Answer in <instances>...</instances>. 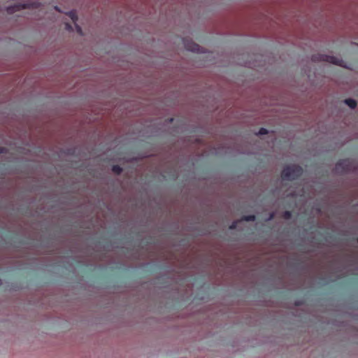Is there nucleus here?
Listing matches in <instances>:
<instances>
[{"label": "nucleus", "mask_w": 358, "mask_h": 358, "mask_svg": "<svg viewBox=\"0 0 358 358\" xmlns=\"http://www.w3.org/2000/svg\"><path fill=\"white\" fill-rule=\"evenodd\" d=\"M255 220H256V216L255 215H244L241 218V220H244V221H247V222H253Z\"/></svg>", "instance_id": "nucleus-7"}, {"label": "nucleus", "mask_w": 358, "mask_h": 358, "mask_svg": "<svg viewBox=\"0 0 358 358\" xmlns=\"http://www.w3.org/2000/svg\"><path fill=\"white\" fill-rule=\"evenodd\" d=\"M348 273H349V272H348V270H347L346 271H345V272L343 273V274ZM340 276H342V274H340Z\"/></svg>", "instance_id": "nucleus-19"}, {"label": "nucleus", "mask_w": 358, "mask_h": 358, "mask_svg": "<svg viewBox=\"0 0 358 358\" xmlns=\"http://www.w3.org/2000/svg\"><path fill=\"white\" fill-rule=\"evenodd\" d=\"M357 243H358V238H357Z\"/></svg>", "instance_id": "nucleus-24"}, {"label": "nucleus", "mask_w": 358, "mask_h": 358, "mask_svg": "<svg viewBox=\"0 0 358 358\" xmlns=\"http://www.w3.org/2000/svg\"><path fill=\"white\" fill-rule=\"evenodd\" d=\"M6 149L3 147H0V154L6 152Z\"/></svg>", "instance_id": "nucleus-16"}, {"label": "nucleus", "mask_w": 358, "mask_h": 358, "mask_svg": "<svg viewBox=\"0 0 358 358\" xmlns=\"http://www.w3.org/2000/svg\"><path fill=\"white\" fill-rule=\"evenodd\" d=\"M353 262L357 263V260H352Z\"/></svg>", "instance_id": "nucleus-21"}, {"label": "nucleus", "mask_w": 358, "mask_h": 358, "mask_svg": "<svg viewBox=\"0 0 358 358\" xmlns=\"http://www.w3.org/2000/svg\"><path fill=\"white\" fill-rule=\"evenodd\" d=\"M112 171L114 173L120 175L122 172V169L119 165H113Z\"/></svg>", "instance_id": "nucleus-9"}, {"label": "nucleus", "mask_w": 358, "mask_h": 358, "mask_svg": "<svg viewBox=\"0 0 358 358\" xmlns=\"http://www.w3.org/2000/svg\"><path fill=\"white\" fill-rule=\"evenodd\" d=\"M76 29L78 33H80V34H82V29L80 28V27L76 25Z\"/></svg>", "instance_id": "nucleus-17"}, {"label": "nucleus", "mask_w": 358, "mask_h": 358, "mask_svg": "<svg viewBox=\"0 0 358 358\" xmlns=\"http://www.w3.org/2000/svg\"><path fill=\"white\" fill-rule=\"evenodd\" d=\"M275 216V213H271L268 215V217H267L266 219V221H270Z\"/></svg>", "instance_id": "nucleus-15"}, {"label": "nucleus", "mask_w": 358, "mask_h": 358, "mask_svg": "<svg viewBox=\"0 0 358 358\" xmlns=\"http://www.w3.org/2000/svg\"><path fill=\"white\" fill-rule=\"evenodd\" d=\"M183 43H184L185 48L187 51H190L192 52H196V53H204L205 52L204 49L203 48H201L199 45H198L197 43H196L192 41L184 39Z\"/></svg>", "instance_id": "nucleus-4"}, {"label": "nucleus", "mask_w": 358, "mask_h": 358, "mask_svg": "<svg viewBox=\"0 0 358 358\" xmlns=\"http://www.w3.org/2000/svg\"><path fill=\"white\" fill-rule=\"evenodd\" d=\"M355 166L349 159L338 161L334 167V172L338 174H344L355 171Z\"/></svg>", "instance_id": "nucleus-2"}, {"label": "nucleus", "mask_w": 358, "mask_h": 358, "mask_svg": "<svg viewBox=\"0 0 358 358\" xmlns=\"http://www.w3.org/2000/svg\"><path fill=\"white\" fill-rule=\"evenodd\" d=\"M283 217L285 220H289L292 217V213L290 211H289V210H285L283 213Z\"/></svg>", "instance_id": "nucleus-11"}, {"label": "nucleus", "mask_w": 358, "mask_h": 358, "mask_svg": "<svg viewBox=\"0 0 358 358\" xmlns=\"http://www.w3.org/2000/svg\"><path fill=\"white\" fill-rule=\"evenodd\" d=\"M23 6H24V9L26 8H27V4L25 3H24Z\"/></svg>", "instance_id": "nucleus-20"}, {"label": "nucleus", "mask_w": 358, "mask_h": 358, "mask_svg": "<svg viewBox=\"0 0 358 358\" xmlns=\"http://www.w3.org/2000/svg\"><path fill=\"white\" fill-rule=\"evenodd\" d=\"M311 60L314 62H324L340 66H343V60L334 56L324 54H317L312 55Z\"/></svg>", "instance_id": "nucleus-3"}, {"label": "nucleus", "mask_w": 358, "mask_h": 358, "mask_svg": "<svg viewBox=\"0 0 358 358\" xmlns=\"http://www.w3.org/2000/svg\"><path fill=\"white\" fill-rule=\"evenodd\" d=\"M1 285V280L0 279V285Z\"/></svg>", "instance_id": "nucleus-23"}, {"label": "nucleus", "mask_w": 358, "mask_h": 358, "mask_svg": "<svg viewBox=\"0 0 358 358\" xmlns=\"http://www.w3.org/2000/svg\"><path fill=\"white\" fill-rule=\"evenodd\" d=\"M238 221H234L229 226V229H234L236 228Z\"/></svg>", "instance_id": "nucleus-13"}, {"label": "nucleus", "mask_w": 358, "mask_h": 358, "mask_svg": "<svg viewBox=\"0 0 358 358\" xmlns=\"http://www.w3.org/2000/svg\"><path fill=\"white\" fill-rule=\"evenodd\" d=\"M55 9L56 10L60 11V10H59V7L57 6H55Z\"/></svg>", "instance_id": "nucleus-18"}, {"label": "nucleus", "mask_w": 358, "mask_h": 358, "mask_svg": "<svg viewBox=\"0 0 358 358\" xmlns=\"http://www.w3.org/2000/svg\"><path fill=\"white\" fill-rule=\"evenodd\" d=\"M348 272H350V274L357 275L358 274V267H355L354 268H348Z\"/></svg>", "instance_id": "nucleus-10"}, {"label": "nucleus", "mask_w": 358, "mask_h": 358, "mask_svg": "<svg viewBox=\"0 0 358 358\" xmlns=\"http://www.w3.org/2000/svg\"><path fill=\"white\" fill-rule=\"evenodd\" d=\"M344 103L352 109L355 108L357 106V101L353 99H346L344 100Z\"/></svg>", "instance_id": "nucleus-5"}, {"label": "nucleus", "mask_w": 358, "mask_h": 358, "mask_svg": "<svg viewBox=\"0 0 358 358\" xmlns=\"http://www.w3.org/2000/svg\"><path fill=\"white\" fill-rule=\"evenodd\" d=\"M303 173V169L296 164L287 165L282 171L281 177L285 180H294Z\"/></svg>", "instance_id": "nucleus-1"}, {"label": "nucleus", "mask_w": 358, "mask_h": 358, "mask_svg": "<svg viewBox=\"0 0 358 358\" xmlns=\"http://www.w3.org/2000/svg\"><path fill=\"white\" fill-rule=\"evenodd\" d=\"M173 118H171V119L169 120V121H170V122H172V121H173Z\"/></svg>", "instance_id": "nucleus-22"}, {"label": "nucleus", "mask_w": 358, "mask_h": 358, "mask_svg": "<svg viewBox=\"0 0 358 358\" xmlns=\"http://www.w3.org/2000/svg\"><path fill=\"white\" fill-rule=\"evenodd\" d=\"M20 6H22V4L19 3L17 5L10 6L8 7L7 10L9 13H13L15 11L18 10Z\"/></svg>", "instance_id": "nucleus-6"}, {"label": "nucleus", "mask_w": 358, "mask_h": 358, "mask_svg": "<svg viewBox=\"0 0 358 358\" xmlns=\"http://www.w3.org/2000/svg\"><path fill=\"white\" fill-rule=\"evenodd\" d=\"M67 15L71 17V19L73 20V22L76 23V22L78 20V17L76 15V12L74 10H70Z\"/></svg>", "instance_id": "nucleus-8"}, {"label": "nucleus", "mask_w": 358, "mask_h": 358, "mask_svg": "<svg viewBox=\"0 0 358 358\" xmlns=\"http://www.w3.org/2000/svg\"><path fill=\"white\" fill-rule=\"evenodd\" d=\"M268 130L266 128H261L259 131L257 133V135H264L268 134Z\"/></svg>", "instance_id": "nucleus-12"}, {"label": "nucleus", "mask_w": 358, "mask_h": 358, "mask_svg": "<svg viewBox=\"0 0 358 358\" xmlns=\"http://www.w3.org/2000/svg\"><path fill=\"white\" fill-rule=\"evenodd\" d=\"M65 28L68 31H72L73 30L72 26L70 24H69V23H66L65 24Z\"/></svg>", "instance_id": "nucleus-14"}]
</instances>
